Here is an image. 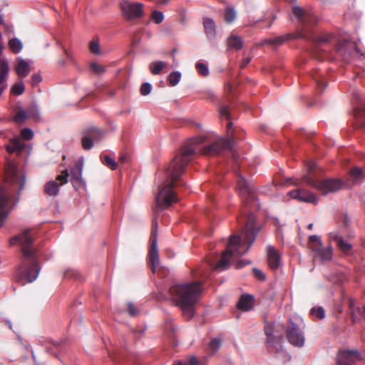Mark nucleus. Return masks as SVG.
<instances>
[{"instance_id": "f257e3e1", "label": "nucleus", "mask_w": 365, "mask_h": 365, "mask_svg": "<svg viewBox=\"0 0 365 365\" xmlns=\"http://www.w3.org/2000/svg\"><path fill=\"white\" fill-rule=\"evenodd\" d=\"M292 13L301 24L300 29L294 34H287L276 38L264 39L262 44L280 46L291 39L303 38L314 44L315 56L319 60H323L325 58L327 50L322 47L329 46L336 41V36L332 33L315 34L314 26L318 20L311 11L295 6L292 7Z\"/></svg>"}, {"instance_id": "f03ea898", "label": "nucleus", "mask_w": 365, "mask_h": 365, "mask_svg": "<svg viewBox=\"0 0 365 365\" xmlns=\"http://www.w3.org/2000/svg\"><path fill=\"white\" fill-rule=\"evenodd\" d=\"M202 142L201 138L190 139L181 149L180 153L177 155L169 163L166 168L168 177L171 181L165 185L159 191L156 197L157 206L165 209L177 201L175 193L173 191L175 181L185 172L187 165L197 150V145Z\"/></svg>"}, {"instance_id": "7ed1b4c3", "label": "nucleus", "mask_w": 365, "mask_h": 365, "mask_svg": "<svg viewBox=\"0 0 365 365\" xmlns=\"http://www.w3.org/2000/svg\"><path fill=\"white\" fill-rule=\"evenodd\" d=\"M33 242L31 230H26L10 240V245H19L22 252L21 265L15 276L16 280L22 285L36 280L41 269L38 250L34 247Z\"/></svg>"}, {"instance_id": "20e7f679", "label": "nucleus", "mask_w": 365, "mask_h": 365, "mask_svg": "<svg viewBox=\"0 0 365 365\" xmlns=\"http://www.w3.org/2000/svg\"><path fill=\"white\" fill-rule=\"evenodd\" d=\"M233 137L228 139L220 138L211 144L205 145L201 150V153L205 155H220L223 150L229 149L231 152L232 158L235 163L233 165V171L238 178L237 186V191L246 207L250 206V209L255 207L258 208L259 205L257 202L256 192L254 186L248 182L237 170L239 167V155L233 149Z\"/></svg>"}, {"instance_id": "39448f33", "label": "nucleus", "mask_w": 365, "mask_h": 365, "mask_svg": "<svg viewBox=\"0 0 365 365\" xmlns=\"http://www.w3.org/2000/svg\"><path fill=\"white\" fill-rule=\"evenodd\" d=\"M255 216L253 214L249 213L242 233L243 238L235 235L230 237L227 248L222 252L220 261L215 266V269L222 270L227 269L232 257H240L248 252L259 231V229L255 227Z\"/></svg>"}, {"instance_id": "423d86ee", "label": "nucleus", "mask_w": 365, "mask_h": 365, "mask_svg": "<svg viewBox=\"0 0 365 365\" xmlns=\"http://www.w3.org/2000/svg\"><path fill=\"white\" fill-rule=\"evenodd\" d=\"M202 282L195 281L184 284H175L170 288L173 300L180 307L183 317L187 320L194 316V306L202 290Z\"/></svg>"}, {"instance_id": "0eeeda50", "label": "nucleus", "mask_w": 365, "mask_h": 365, "mask_svg": "<svg viewBox=\"0 0 365 365\" xmlns=\"http://www.w3.org/2000/svg\"><path fill=\"white\" fill-rule=\"evenodd\" d=\"M25 185L24 178L19 175L17 168L9 164L5 171V185L0 186V227L8 215L9 199L14 192H20Z\"/></svg>"}, {"instance_id": "6e6552de", "label": "nucleus", "mask_w": 365, "mask_h": 365, "mask_svg": "<svg viewBox=\"0 0 365 365\" xmlns=\"http://www.w3.org/2000/svg\"><path fill=\"white\" fill-rule=\"evenodd\" d=\"M315 168L314 164H311L308 167V174L303 178V181L308 185H310L324 194L331 192H336L341 189L342 183L339 180L325 179L319 180L312 175V172Z\"/></svg>"}, {"instance_id": "1a4fd4ad", "label": "nucleus", "mask_w": 365, "mask_h": 365, "mask_svg": "<svg viewBox=\"0 0 365 365\" xmlns=\"http://www.w3.org/2000/svg\"><path fill=\"white\" fill-rule=\"evenodd\" d=\"M120 9L123 16L128 20L140 18L143 16V4L123 1L120 3Z\"/></svg>"}, {"instance_id": "9d476101", "label": "nucleus", "mask_w": 365, "mask_h": 365, "mask_svg": "<svg viewBox=\"0 0 365 365\" xmlns=\"http://www.w3.org/2000/svg\"><path fill=\"white\" fill-rule=\"evenodd\" d=\"M155 229H153L150 237V246L148 252V259H149V266L153 272H155V268L159 264V256L158 251V233H157V222H155Z\"/></svg>"}, {"instance_id": "9b49d317", "label": "nucleus", "mask_w": 365, "mask_h": 365, "mask_svg": "<svg viewBox=\"0 0 365 365\" xmlns=\"http://www.w3.org/2000/svg\"><path fill=\"white\" fill-rule=\"evenodd\" d=\"M287 338L293 346L301 347L304 344V336L299 327L293 322L288 324Z\"/></svg>"}, {"instance_id": "f8f14e48", "label": "nucleus", "mask_w": 365, "mask_h": 365, "mask_svg": "<svg viewBox=\"0 0 365 365\" xmlns=\"http://www.w3.org/2000/svg\"><path fill=\"white\" fill-rule=\"evenodd\" d=\"M335 49L344 61H349L354 52H359L356 43L347 40L339 41Z\"/></svg>"}, {"instance_id": "ddd939ff", "label": "nucleus", "mask_w": 365, "mask_h": 365, "mask_svg": "<svg viewBox=\"0 0 365 365\" xmlns=\"http://www.w3.org/2000/svg\"><path fill=\"white\" fill-rule=\"evenodd\" d=\"M361 359V354L356 350L341 351L337 356V364L338 365H355V362Z\"/></svg>"}, {"instance_id": "4468645a", "label": "nucleus", "mask_w": 365, "mask_h": 365, "mask_svg": "<svg viewBox=\"0 0 365 365\" xmlns=\"http://www.w3.org/2000/svg\"><path fill=\"white\" fill-rule=\"evenodd\" d=\"M291 198L296 199L300 202H305L309 203H317V199L315 195L303 190L297 189L289 191L287 194Z\"/></svg>"}, {"instance_id": "2eb2a0df", "label": "nucleus", "mask_w": 365, "mask_h": 365, "mask_svg": "<svg viewBox=\"0 0 365 365\" xmlns=\"http://www.w3.org/2000/svg\"><path fill=\"white\" fill-rule=\"evenodd\" d=\"M264 332L267 336V343L269 344V346L274 348L277 352H279L282 350V335H277L275 336L274 334L273 331V326L271 324H269L265 327L264 328Z\"/></svg>"}, {"instance_id": "dca6fc26", "label": "nucleus", "mask_w": 365, "mask_h": 365, "mask_svg": "<svg viewBox=\"0 0 365 365\" xmlns=\"http://www.w3.org/2000/svg\"><path fill=\"white\" fill-rule=\"evenodd\" d=\"M82 169L83 163L81 161H78L71 169V181L76 190L83 185Z\"/></svg>"}, {"instance_id": "f3484780", "label": "nucleus", "mask_w": 365, "mask_h": 365, "mask_svg": "<svg viewBox=\"0 0 365 365\" xmlns=\"http://www.w3.org/2000/svg\"><path fill=\"white\" fill-rule=\"evenodd\" d=\"M329 239L334 241L337 247L344 254H349L352 249V245L336 232L329 233Z\"/></svg>"}, {"instance_id": "a211bd4d", "label": "nucleus", "mask_w": 365, "mask_h": 365, "mask_svg": "<svg viewBox=\"0 0 365 365\" xmlns=\"http://www.w3.org/2000/svg\"><path fill=\"white\" fill-rule=\"evenodd\" d=\"M268 265L272 269H277L280 264V255L275 248L269 245L267 247Z\"/></svg>"}, {"instance_id": "6ab92c4d", "label": "nucleus", "mask_w": 365, "mask_h": 365, "mask_svg": "<svg viewBox=\"0 0 365 365\" xmlns=\"http://www.w3.org/2000/svg\"><path fill=\"white\" fill-rule=\"evenodd\" d=\"M349 310L351 316L352 323L354 324L356 323V322H359L360 319L365 314V307H356L355 301L353 299H349Z\"/></svg>"}, {"instance_id": "aec40b11", "label": "nucleus", "mask_w": 365, "mask_h": 365, "mask_svg": "<svg viewBox=\"0 0 365 365\" xmlns=\"http://www.w3.org/2000/svg\"><path fill=\"white\" fill-rule=\"evenodd\" d=\"M9 71L7 61L5 58L0 60V95L6 88V80Z\"/></svg>"}, {"instance_id": "412c9836", "label": "nucleus", "mask_w": 365, "mask_h": 365, "mask_svg": "<svg viewBox=\"0 0 365 365\" xmlns=\"http://www.w3.org/2000/svg\"><path fill=\"white\" fill-rule=\"evenodd\" d=\"M254 303V298L250 294H242L237 304L238 309L243 311H249L252 309Z\"/></svg>"}, {"instance_id": "4be33fe9", "label": "nucleus", "mask_w": 365, "mask_h": 365, "mask_svg": "<svg viewBox=\"0 0 365 365\" xmlns=\"http://www.w3.org/2000/svg\"><path fill=\"white\" fill-rule=\"evenodd\" d=\"M83 132L90 138L94 143H98L101 140L104 135V133L101 129L96 127H90L85 130Z\"/></svg>"}, {"instance_id": "5701e85b", "label": "nucleus", "mask_w": 365, "mask_h": 365, "mask_svg": "<svg viewBox=\"0 0 365 365\" xmlns=\"http://www.w3.org/2000/svg\"><path fill=\"white\" fill-rule=\"evenodd\" d=\"M30 66L28 62L22 58L18 59V63L16 66V71L19 76L24 78L30 73Z\"/></svg>"}, {"instance_id": "b1692460", "label": "nucleus", "mask_w": 365, "mask_h": 365, "mask_svg": "<svg viewBox=\"0 0 365 365\" xmlns=\"http://www.w3.org/2000/svg\"><path fill=\"white\" fill-rule=\"evenodd\" d=\"M205 32L209 38H213L216 35V27L215 22L210 18H205L203 21Z\"/></svg>"}, {"instance_id": "393cba45", "label": "nucleus", "mask_w": 365, "mask_h": 365, "mask_svg": "<svg viewBox=\"0 0 365 365\" xmlns=\"http://www.w3.org/2000/svg\"><path fill=\"white\" fill-rule=\"evenodd\" d=\"M229 49H234L236 51L240 50L243 46V41L242 38L235 35L229 36L227 41Z\"/></svg>"}, {"instance_id": "a878e982", "label": "nucleus", "mask_w": 365, "mask_h": 365, "mask_svg": "<svg viewBox=\"0 0 365 365\" xmlns=\"http://www.w3.org/2000/svg\"><path fill=\"white\" fill-rule=\"evenodd\" d=\"M24 148V144L17 139L12 140L10 145L6 146V150L9 153H17L18 154H20Z\"/></svg>"}, {"instance_id": "bb28decb", "label": "nucleus", "mask_w": 365, "mask_h": 365, "mask_svg": "<svg viewBox=\"0 0 365 365\" xmlns=\"http://www.w3.org/2000/svg\"><path fill=\"white\" fill-rule=\"evenodd\" d=\"M59 191V184L56 181H48L44 186V192L50 196H56Z\"/></svg>"}, {"instance_id": "cd10ccee", "label": "nucleus", "mask_w": 365, "mask_h": 365, "mask_svg": "<svg viewBox=\"0 0 365 365\" xmlns=\"http://www.w3.org/2000/svg\"><path fill=\"white\" fill-rule=\"evenodd\" d=\"M350 180L354 182H359L364 178L365 174L359 167L352 168L349 173Z\"/></svg>"}, {"instance_id": "c85d7f7f", "label": "nucleus", "mask_w": 365, "mask_h": 365, "mask_svg": "<svg viewBox=\"0 0 365 365\" xmlns=\"http://www.w3.org/2000/svg\"><path fill=\"white\" fill-rule=\"evenodd\" d=\"M314 251L317 252L322 260H330L332 257V247L329 246L327 248L313 247Z\"/></svg>"}, {"instance_id": "c756f323", "label": "nucleus", "mask_w": 365, "mask_h": 365, "mask_svg": "<svg viewBox=\"0 0 365 365\" xmlns=\"http://www.w3.org/2000/svg\"><path fill=\"white\" fill-rule=\"evenodd\" d=\"M166 66L167 63L161 61H157L150 63L149 68L152 74L158 75Z\"/></svg>"}, {"instance_id": "7c9ffc66", "label": "nucleus", "mask_w": 365, "mask_h": 365, "mask_svg": "<svg viewBox=\"0 0 365 365\" xmlns=\"http://www.w3.org/2000/svg\"><path fill=\"white\" fill-rule=\"evenodd\" d=\"M9 46L13 53H19L22 50L23 44L19 39L14 38L9 41Z\"/></svg>"}, {"instance_id": "2f4dec72", "label": "nucleus", "mask_w": 365, "mask_h": 365, "mask_svg": "<svg viewBox=\"0 0 365 365\" xmlns=\"http://www.w3.org/2000/svg\"><path fill=\"white\" fill-rule=\"evenodd\" d=\"M313 78L315 81V83L318 87V89L320 91V92H322L323 90L327 86V81H326L325 78L319 73H317L315 74V76H313Z\"/></svg>"}, {"instance_id": "473e14b6", "label": "nucleus", "mask_w": 365, "mask_h": 365, "mask_svg": "<svg viewBox=\"0 0 365 365\" xmlns=\"http://www.w3.org/2000/svg\"><path fill=\"white\" fill-rule=\"evenodd\" d=\"M101 161L105 165L108 167L112 170L117 169L118 163L115 162L114 159L111 158L110 156L107 155L101 156Z\"/></svg>"}, {"instance_id": "72a5a7b5", "label": "nucleus", "mask_w": 365, "mask_h": 365, "mask_svg": "<svg viewBox=\"0 0 365 365\" xmlns=\"http://www.w3.org/2000/svg\"><path fill=\"white\" fill-rule=\"evenodd\" d=\"M14 120L18 123H22L29 119L26 109H19L13 118Z\"/></svg>"}, {"instance_id": "f704fd0d", "label": "nucleus", "mask_w": 365, "mask_h": 365, "mask_svg": "<svg viewBox=\"0 0 365 365\" xmlns=\"http://www.w3.org/2000/svg\"><path fill=\"white\" fill-rule=\"evenodd\" d=\"M26 113L29 118H33L34 120H38L40 118V115L38 113V107L36 105H32L28 107L26 109Z\"/></svg>"}, {"instance_id": "c9c22d12", "label": "nucleus", "mask_w": 365, "mask_h": 365, "mask_svg": "<svg viewBox=\"0 0 365 365\" xmlns=\"http://www.w3.org/2000/svg\"><path fill=\"white\" fill-rule=\"evenodd\" d=\"M82 134H83V136L81 138L82 148L86 150H91L93 147L94 142L92 141L90 139V138L88 137V135H87L83 131Z\"/></svg>"}, {"instance_id": "e433bc0d", "label": "nucleus", "mask_w": 365, "mask_h": 365, "mask_svg": "<svg viewBox=\"0 0 365 365\" xmlns=\"http://www.w3.org/2000/svg\"><path fill=\"white\" fill-rule=\"evenodd\" d=\"M181 78V73L179 71H173L168 76L169 84L171 86H176Z\"/></svg>"}, {"instance_id": "4c0bfd02", "label": "nucleus", "mask_w": 365, "mask_h": 365, "mask_svg": "<svg viewBox=\"0 0 365 365\" xmlns=\"http://www.w3.org/2000/svg\"><path fill=\"white\" fill-rule=\"evenodd\" d=\"M24 84L22 81H20L12 86L11 93L15 96H20L24 92Z\"/></svg>"}, {"instance_id": "58836bf2", "label": "nucleus", "mask_w": 365, "mask_h": 365, "mask_svg": "<svg viewBox=\"0 0 365 365\" xmlns=\"http://www.w3.org/2000/svg\"><path fill=\"white\" fill-rule=\"evenodd\" d=\"M236 17V13L232 8H227L225 11V21L227 24L232 23Z\"/></svg>"}, {"instance_id": "ea45409f", "label": "nucleus", "mask_w": 365, "mask_h": 365, "mask_svg": "<svg viewBox=\"0 0 365 365\" xmlns=\"http://www.w3.org/2000/svg\"><path fill=\"white\" fill-rule=\"evenodd\" d=\"M195 68L199 73L202 76H207L209 74V70L206 64L201 63V62H197L195 64Z\"/></svg>"}, {"instance_id": "a19ab883", "label": "nucleus", "mask_w": 365, "mask_h": 365, "mask_svg": "<svg viewBox=\"0 0 365 365\" xmlns=\"http://www.w3.org/2000/svg\"><path fill=\"white\" fill-rule=\"evenodd\" d=\"M151 19L155 24H159L163 22L164 19V15L161 11H153L151 14Z\"/></svg>"}, {"instance_id": "79ce46f5", "label": "nucleus", "mask_w": 365, "mask_h": 365, "mask_svg": "<svg viewBox=\"0 0 365 365\" xmlns=\"http://www.w3.org/2000/svg\"><path fill=\"white\" fill-rule=\"evenodd\" d=\"M220 346L221 341L218 339H212L209 343V348L213 353L217 351Z\"/></svg>"}, {"instance_id": "37998d69", "label": "nucleus", "mask_w": 365, "mask_h": 365, "mask_svg": "<svg viewBox=\"0 0 365 365\" xmlns=\"http://www.w3.org/2000/svg\"><path fill=\"white\" fill-rule=\"evenodd\" d=\"M91 70L96 74H101L105 72V67L101 64L96 63H92L91 64Z\"/></svg>"}, {"instance_id": "c03bdc74", "label": "nucleus", "mask_w": 365, "mask_h": 365, "mask_svg": "<svg viewBox=\"0 0 365 365\" xmlns=\"http://www.w3.org/2000/svg\"><path fill=\"white\" fill-rule=\"evenodd\" d=\"M310 312L312 315H316L320 319H324L325 317L324 309L321 307L312 308Z\"/></svg>"}, {"instance_id": "a18cd8bd", "label": "nucleus", "mask_w": 365, "mask_h": 365, "mask_svg": "<svg viewBox=\"0 0 365 365\" xmlns=\"http://www.w3.org/2000/svg\"><path fill=\"white\" fill-rule=\"evenodd\" d=\"M69 176L68 170H63L61 175H58L56 180L60 182V185H64L68 182V178Z\"/></svg>"}, {"instance_id": "49530a36", "label": "nucleus", "mask_w": 365, "mask_h": 365, "mask_svg": "<svg viewBox=\"0 0 365 365\" xmlns=\"http://www.w3.org/2000/svg\"><path fill=\"white\" fill-rule=\"evenodd\" d=\"M152 86L149 83H143L140 86V94L142 96H147L151 91Z\"/></svg>"}, {"instance_id": "de8ad7c7", "label": "nucleus", "mask_w": 365, "mask_h": 365, "mask_svg": "<svg viewBox=\"0 0 365 365\" xmlns=\"http://www.w3.org/2000/svg\"><path fill=\"white\" fill-rule=\"evenodd\" d=\"M21 136L24 140H29L34 136V133L30 128H24L21 130Z\"/></svg>"}, {"instance_id": "09e8293b", "label": "nucleus", "mask_w": 365, "mask_h": 365, "mask_svg": "<svg viewBox=\"0 0 365 365\" xmlns=\"http://www.w3.org/2000/svg\"><path fill=\"white\" fill-rule=\"evenodd\" d=\"M128 312L131 317H135L139 311L133 303L129 302L128 304Z\"/></svg>"}, {"instance_id": "8fccbe9b", "label": "nucleus", "mask_w": 365, "mask_h": 365, "mask_svg": "<svg viewBox=\"0 0 365 365\" xmlns=\"http://www.w3.org/2000/svg\"><path fill=\"white\" fill-rule=\"evenodd\" d=\"M252 272L255 277L257 278L259 280L263 281L265 279V275L260 269L257 268H253Z\"/></svg>"}, {"instance_id": "3c124183", "label": "nucleus", "mask_w": 365, "mask_h": 365, "mask_svg": "<svg viewBox=\"0 0 365 365\" xmlns=\"http://www.w3.org/2000/svg\"><path fill=\"white\" fill-rule=\"evenodd\" d=\"M90 50L94 54L99 53V44L98 42L91 41L90 42Z\"/></svg>"}, {"instance_id": "603ef678", "label": "nucleus", "mask_w": 365, "mask_h": 365, "mask_svg": "<svg viewBox=\"0 0 365 365\" xmlns=\"http://www.w3.org/2000/svg\"><path fill=\"white\" fill-rule=\"evenodd\" d=\"M220 113L222 116L225 117L227 120L230 119L229 109L227 106H221L220 108Z\"/></svg>"}, {"instance_id": "864d4df0", "label": "nucleus", "mask_w": 365, "mask_h": 365, "mask_svg": "<svg viewBox=\"0 0 365 365\" xmlns=\"http://www.w3.org/2000/svg\"><path fill=\"white\" fill-rule=\"evenodd\" d=\"M42 81V78L40 74H34L31 77V85L35 86Z\"/></svg>"}, {"instance_id": "5fc2aeb1", "label": "nucleus", "mask_w": 365, "mask_h": 365, "mask_svg": "<svg viewBox=\"0 0 365 365\" xmlns=\"http://www.w3.org/2000/svg\"><path fill=\"white\" fill-rule=\"evenodd\" d=\"M309 242L310 243H317V246L316 247H322V242L320 241V239L317 235H311L309 238Z\"/></svg>"}, {"instance_id": "6e6d98bb", "label": "nucleus", "mask_w": 365, "mask_h": 365, "mask_svg": "<svg viewBox=\"0 0 365 365\" xmlns=\"http://www.w3.org/2000/svg\"><path fill=\"white\" fill-rule=\"evenodd\" d=\"M356 112L358 115L365 114V104L360 103L356 108Z\"/></svg>"}, {"instance_id": "4d7b16f0", "label": "nucleus", "mask_w": 365, "mask_h": 365, "mask_svg": "<svg viewBox=\"0 0 365 365\" xmlns=\"http://www.w3.org/2000/svg\"><path fill=\"white\" fill-rule=\"evenodd\" d=\"M183 362L184 365H197L198 361L195 357H190L185 359Z\"/></svg>"}, {"instance_id": "13d9d810", "label": "nucleus", "mask_w": 365, "mask_h": 365, "mask_svg": "<svg viewBox=\"0 0 365 365\" xmlns=\"http://www.w3.org/2000/svg\"><path fill=\"white\" fill-rule=\"evenodd\" d=\"M251 58H252L251 57H246V58H244L242 60L241 63H240V68H245V67H246V66H247V64H249V63L250 62Z\"/></svg>"}, {"instance_id": "bf43d9fd", "label": "nucleus", "mask_w": 365, "mask_h": 365, "mask_svg": "<svg viewBox=\"0 0 365 365\" xmlns=\"http://www.w3.org/2000/svg\"><path fill=\"white\" fill-rule=\"evenodd\" d=\"M127 159H128V155L126 154H122L120 155L118 160L120 163H123L126 162Z\"/></svg>"}, {"instance_id": "052dcab7", "label": "nucleus", "mask_w": 365, "mask_h": 365, "mask_svg": "<svg viewBox=\"0 0 365 365\" xmlns=\"http://www.w3.org/2000/svg\"><path fill=\"white\" fill-rule=\"evenodd\" d=\"M248 263H249V262L243 263L242 261H240V262H237V268H241V267H242L244 265H245V264H248Z\"/></svg>"}, {"instance_id": "680f3d73", "label": "nucleus", "mask_w": 365, "mask_h": 365, "mask_svg": "<svg viewBox=\"0 0 365 365\" xmlns=\"http://www.w3.org/2000/svg\"><path fill=\"white\" fill-rule=\"evenodd\" d=\"M232 128V122H228L227 125V133H229L231 129Z\"/></svg>"}, {"instance_id": "e2e57ef3", "label": "nucleus", "mask_w": 365, "mask_h": 365, "mask_svg": "<svg viewBox=\"0 0 365 365\" xmlns=\"http://www.w3.org/2000/svg\"><path fill=\"white\" fill-rule=\"evenodd\" d=\"M73 274V272L72 271H70V270H68L65 272V277H71V275Z\"/></svg>"}, {"instance_id": "0e129e2a", "label": "nucleus", "mask_w": 365, "mask_h": 365, "mask_svg": "<svg viewBox=\"0 0 365 365\" xmlns=\"http://www.w3.org/2000/svg\"><path fill=\"white\" fill-rule=\"evenodd\" d=\"M63 50H64V53H65V54L66 55V56H67L68 58L71 59V58H72V57H71V53H69V52H68L66 48H63Z\"/></svg>"}, {"instance_id": "69168bd1", "label": "nucleus", "mask_w": 365, "mask_h": 365, "mask_svg": "<svg viewBox=\"0 0 365 365\" xmlns=\"http://www.w3.org/2000/svg\"><path fill=\"white\" fill-rule=\"evenodd\" d=\"M4 49V46L1 42H0V56H1Z\"/></svg>"}, {"instance_id": "338daca9", "label": "nucleus", "mask_w": 365, "mask_h": 365, "mask_svg": "<svg viewBox=\"0 0 365 365\" xmlns=\"http://www.w3.org/2000/svg\"><path fill=\"white\" fill-rule=\"evenodd\" d=\"M58 63H59V64L61 66H64L65 65V61L63 60H59Z\"/></svg>"}, {"instance_id": "774afa93", "label": "nucleus", "mask_w": 365, "mask_h": 365, "mask_svg": "<svg viewBox=\"0 0 365 365\" xmlns=\"http://www.w3.org/2000/svg\"><path fill=\"white\" fill-rule=\"evenodd\" d=\"M307 228H308L309 230H312V228H313V224H312V223L309 224V225H308Z\"/></svg>"}]
</instances>
